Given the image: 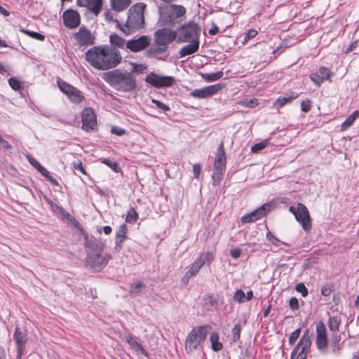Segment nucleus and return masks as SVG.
<instances>
[{"mask_svg": "<svg viewBox=\"0 0 359 359\" xmlns=\"http://www.w3.org/2000/svg\"><path fill=\"white\" fill-rule=\"evenodd\" d=\"M86 60L95 68L107 70L119 65L122 60L120 51L109 46H95L86 53Z\"/></svg>", "mask_w": 359, "mask_h": 359, "instance_id": "1", "label": "nucleus"}, {"mask_svg": "<svg viewBox=\"0 0 359 359\" xmlns=\"http://www.w3.org/2000/svg\"><path fill=\"white\" fill-rule=\"evenodd\" d=\"M85 246L88 255L86 258V265L94 271H99L104 267L111 258L109 254L102 255L105 243L95 238H85Z\"/></svg>", "mask_w": 359, "mask_h": 359, "instance_id": "2", "label": "nucleus"}, {"mask_svg": "<svg viewBox=\"0 0 359 359\" xmlns=\"http://www.w3.org/2000/svg\"><path fill=\"white\" fill-rule=\"evenodd\" d=\"M104 79L118 91L130 93L136 88V80L131 72L115 69L104 74Z\"/></svg>", "mask_w": 359, "mask_h": 359, "instance_id": "3", "label": "nucleus"}, {"mask_svg": "<svg viewBox=\"0 0 359 359\" xmlns=\"http://www.w3.org/2000/svg\"><path fill=\"white\" fill-rule=\"evenodd\" d=\"M147 5L144 3L140 2L133 5L128 11V17L125 25L120 26L117 22L121 30L126 35L132 32L142 28L144 24V11Z\"/></svg>", "mask_w": 359, "mask_h": 359, "instance_id": "4", "label": "nucleus"}, {"mask_svg": "<svg viewBox=\"0 0 359 359\" xmlns=\"http://www.w3.org/2000/svg\"><path fill=\"white\" fill-rule=\"evenodd\" d=\"M175 31L168 28L158 29L154 33V44L148 50L149 55L156 56L165 52L168 48V45L174 40H177Z\"/></svg>", "mask_w": 359, "mask_h": 359, "instance_id": "5", "label": "nucleus"}, {"mask_svg": "<svg viewBox=\"0 0 359 359\" xmlns=\"http://www.w3.org/2000/svg\"><path fill=\"white\" fill-rule=\"evenodd\" d=\"M210 328L208 325H203L191 330L185 340V350L187 353H191L202 348V344L205 341Z\"/></svg>", "mask_w": 359, "mask_h": 359, "instance_id": "6", "label": "nucleus"}, {"mask_svg": "<svg viewBox=\"0 0 359 359\" xmlns=\"http://www.w3.org/2000/svg\"><path fill=\"white\" fill-rule=\"evenodd\" d=\"M175 31L177 43H188L189 41L199 40L201 29L194 21H189Z\"/></svg>", "mask_w": 359, "mask_h": 359, "instance_id": "7", "label": "nucleus"}, {"mask_svg": "<svg viewBox=\"0 0 359 359\" xmlns=\"http://www.w3.org/2000/svg\"><path fill=\"white\" fill-rule=\"evenodd\" d=\"M289 211L293 214L296 220L301 224L305 231L308 232L311 229V218L305 205L298 203L297 207L290 206Z\"/></svg>", "mask_w": 359, "mask_h": 359, "instance_id": "8", "label": "nucleus"}, {"mask_svg": "<svg viewBox=\"0 0 359 359\" xmlns=\"http://www.w3.org/2000/svg\"><path fill=\"white\" fill-rule=\"evenodd\" d=\"M57 86L60 90L65 94L73 103L79 104L85 99L83 94L80 90L62 79L57 80Z\"/></svg>", "mask_w": 359, "mask_h": 359, "instance_id": "9", "label": "nucleus"}, {"mask_svg": "<svg viewBox=\"0 0 359 359\" xmlns=\"http://www.w3.org/2000/svg\"><path fill=\"white\" fill-rule=\"evenodd\" d=\"M145 81L156 88H161L172 86L175 82V79L172 76H159L151 72L147 76Z\"/></svg>", "mask_w": 359, "mask_h": 359, "instance_id": "10", "label": "nucleus"}, {"mask_svg": "<svg viewBox=\"0 0 359 359\" xmlns=\"http://www.w3.org/2000/svg\"><path fill=\"white\" fill-rule=\"evenodd\" d=\"M151 42V39L147 35L134 37L127 41V49L133 53H137L148 48Z\"/></svg>", "mask_w": 359, "mask_h": 359, "instance_id": "11", "label": "nucleus"}, {"mask_svg": "<svg viewBox=\"0 0 359 359\" xmlns=\"http://www.w3.org/2000/svg\"><path fill=\"white\" fill-rule=\"evenodd\" d=\"M212 255L210 252H206L202 253L199 257L190 266L189 270L186 272L184 280H188L191 276L198 273L203 265L208 261H210Z\"/></svg>", "mask_w": 359, "mask_h": 359, "instance_id": "12", "label": "nucleus"}, {"mask_svg": "<svg viewBox=\"0 0 359 359\" xmlns=\"http://www.w3.org/2000/svg\"><path fill=\"white\" fill-rule=\"evenodd\" d=\"M81 120L82 128L86 131L93 130L97 125L95 114L90 107L83 109L82 111Z\"/></svg>", "mask_w": 359, "mask_h": 359, "instance_id": "13", "label": "nucleus"}, {"mask_svg": "<svg viewBox=\"0 0 359 359\" xmlns=\"http://www.w3.org/2000/svg\"><path fill=\"white\" fill-rule=\"evenodd\" d=\"M316 344L317 348L321 352H325L327 347V337L325 325L320 322L316 325Z\"/></svg>", "mask_w": 359, "mask_h": 359, "instance_id": "14", "label": "nucleus"}, {"mask_svg": "<svg viewBox=\"0 0 359 359\" xmlns=\"http://www.w3.org/2000/svg\"><path fill=\"white\" fill-rule=\"evenodd\" d=\"M221 88L220 84H215L203 88L195 89L190 93V95L195 98H207L216 94Z\"/></svg>", "mask_w": 359, "mask_h": 359, "instance_id": "15", "label": "nucleus"}, {"mask_svg": "<svg viewBox=\"0 0 359 359\" xmlns=\"http://www.w3.org/2000/svg\"><path fill=\"white\" fill-rule=\"evenodd\" d=\"M186 8L181 5L172 4L168 8V19L165 20V22L174 24L178 20V19L184 16L186 14Z\"/></svg>", "mask_w": 359, "mask_h": 359, "instance_id": "16", "label": "nucleus"}, {"mask_svg": "<svg viewBox=\"0 0 359 359\" xmlns=\"http://www.w3.org/2000/svg\"><path fill=\"white\" fill-rule=\"evenodd\" d=\"M13 338L18 349L17 359H21L27 341V335L21 331L20 327H16Z\"/></svg>", "mask_w": 359, "mask_h": 359, "instance_id": "17", "label": "nucleus"}, {"mask_svg": "<svg viewBox=\"0 0 359 359\" xmlns=\"http://www.w3.org/2000/svg\"><path fill=\"white\" fill-rule=\"evenodd\" d=\"M62 18L64 24L67 27L73 29L77 27L79 25L80 16L76 11L73 10H67L64 12Z\"/></svg>", "mask_w": 359, "mask_h": 359, "instance_id": "18", "label": "nucleus"}, {"mask_svg": "<svg viewBox=\"0 0 359 359\" xmlns=\"http://www.w3.org/2000/svg\"><path fill=\"white\" fill-rule=\"evenodd\" d=\"M332 72L327 68L322 67L313 74H311L310 78L316 85L320 86L323 82L329 80L332 76Z\"/></svg>", "mask_w": 359, "mask_h": 359, "instance_id": "19", "label": "nucleus"}, {"mask_svg": "<svg viewBox=\"0 0 359 359\" xmlns=\"http://www.w3.org/2000/svg\"><path fill=\"white\" fill-rule=\"evenodd\" d=\"M75 39L80 45H91L94 43L95 37L90 31L85 27H81L75 34Z\"/></svg>", "mask_w": 359, "mask_h": 359, "instance_id": "20", "label": "nucleus"}, {"mask_svg": "<svg viewBox=\"0 0 359 359\" xmlns=\"http://www.w3.org/2000/svg\"><path fill=\"white\" fill-rule=\"evenodd\" d=\"M189 44L183 46L179 50L180 57H184L187 55L196 53L199 48L200 40L189 41Z\"/></svg>", "mask_w": 359, "mask_h": 359, "instance_id": "21", "label": "nucleus"}, {"mask_svg": "<svg viewBox=\"0 0 359 359\" xmlns=\"http://www.w3.org/2000/svg\"><path fill=\"white\" fill-rule=\"evenodd\" d=\"M78 4L86 7L95 15H97L102 7V0H77Z\"/></svg>", "mask_w": 359, "mask_h": 359, "instance_id": "22", "label": "nucleus"}, {"mask_svg": "<svg viewBox=\"0 0 359 359\" xmlns=\"http://www.w3.org/2000/svg\"><path fill=\"white\" fill-rule=\"evenodd\" d=\"M226 167V163L214 162V170L212 174L213 185L219 184L221 177L223 175Z\"/></svg>", "mask_w": 359, "mask_h": 359, "instance_id": "23", "label": "nucleus"}, {"mask_svg": "<svg viewBox=\"0 0 359 359\" xmlns=\"http://www.w3.org/2000/svg\"><path fill=\"white\" fill-rule=\"evenodd\" d=\"M127 232V226L125 224L121 225L116 233V249L120 250L121 248V244L126 238Z\"/></svg>", "mask_w": 359, "mask_h": 359, "instance_id": "24", "label": "nucleus"}, {"mask_svg": "<svg viewBox=\"0 0 359 359\" xmlns=\"http://www.w3.org/2000/svg\"><path fill=\"white\" fill-rule=\"evenodd\" d=\"M131 4V0H110V6L113 11L121 12Z\"/></svg>", "mask_w": 359, "mask_h": 359, "instance_id": "25", "label": "nucleus"}, {"mask_svg": "<svg viewBox=\"0 0 359 359\" xmlns=\"http://www.w3.org/2000/svg\"><path fill=\"white\" fill-rule=\"evenodd\" d=\"M109 41L112 48H126L127 49V41L123 39L122 37L114 34H111L109 37Z\"/></svg>", "mask_w": 359, "mask_h": 359, "instance_id": "26", "label": "nucleus"}, {"mask_svg": "<svg viewBox=\"0 0 359 359\" xmlns=\"http://www.w3.org/2000/svg\"><path fill=\"white\" fill-rule=\"evenodd\" d=\"M301 350L309 353L310 347L311 346V339L309 335V330H306L301 339L298 342Z\"/></svg>", "mask_w": 359, "mask_h": 359, "instance_id": "27", "label": "nucleus"}, {"mask_svg": "<svg viewBox=\"0 0 359 359\" xmlns=\"http://www.w3.org/2000/svg\"><path fill=\"white\" fill-rule=\"evenodd\" d=\"M298 97V94L292 93L289 96L278 97L273 104L277 109L283 107L285 104L291 102L293 100Z\"/></svg>", "mask_w": 359, "mask_h": 359, "instance_id": "28", "label": "nucleus"}, {"mask_svg": "<svg viewBox=\"0 0 359 359\" xmlns=\"http://www.w3.org/2000/svg\"><path fill=\"white\" fill-rule=\"evenodd\" d=\"M126 341L133 349L140 351L142 354H143L145 356L148 355L147 351L133 337H126Z\"/></svg>", "mask_w": 359, "mask_h": 359, "instance_id": "29", "label": "nucleus"}, {"mask_svg": "<svg viewBox=\"0 0 359 359\" xmlns=\"http://www.w3.org/2000/svg\"><path fill=\"white\" fill-rule=\"evenodd\" d=\"M271 205L269 203H265L252 212L255 215V218L258 220L259 219L265 216L268 212L271 211Z\"/></svg>", "mask_w": 359, "mask_h": 359, "instance_id": "30", "label": "nucleus"}, {"mask_svg": "<svg viewBox=\"0 0 359 359\" xmlns=\"http://www.w3.org/2000/svg\"><path fill=\"white\" fill-rule=\"evenodd\" d=\"M219 337L218 333L214 332L211 333L210 335V342H211V346L214 351H221L223 348L222 344L219 341Z\"/></svg>", "mask_w": 359, "mask_h": 359, "instance_id": "31", "label": "nucleus"}, {"mask_svg": "<svg viewBox=\"0 0 359 359\" xmlns=\"http://www.w3.org/2000/svg\"><path fill=\"white\" fill-rule=\"evenodd\" d=\"M358 116L359 111L357 110L354 111L351 115H349L346 118L345 121L342 123L341 130H346L347 128H348Z\"/></svg>", "mask_w": 359, "mask_h": 359, "instance_id": "32", "label": "nucleus"}, {"mask_svg": "<svg viewBox=\"0 0 359 359\" xmlns=\"http://www.w3.org/2000/svg\"><path fill=\"white\" fill-rule=\"evenodd\" d=\"M226 153L224 148L223 143H221L217 149V152L216 154L215 162L224 163H226Z\"/></svg>", "mask_w": 359, "mask_h": 359, "instance_id": "33", "label": "nucleus"}, {"mask_svg": "<svg viewBox=\"0 0 359 359\" xmlns=\"http://www.w3.org/2000/svg\"><path fill=\"white\" fill-rule=\"evenodd\" d=\"M144 285L142 282L137 281L131 284L130 287V292L133 294H138L142 292Z\"/></svg>", "mask_w": 359, "mask_h": 359, "instance_id": "34", "label": "nucleus"}, {"mask_svg": "<svg viewBox=\"0 0 359 359\" xmlns=\"http://www.w3.org/2000/svg\"><path fill=\"white\" fill-rule=\"evenodd\" d=\"M238 104L249 108H254L259 104L258 100L256 98L250 99V100H243L238 102Z\"/></svg>", "mask_w": 359, "mask_h": 359, "instance_id": "35", "label": "nucleus"}, {"mask_svg": "<svg viewBox=\"0 0 359 359\" xmlns=\"http://www.w3.org/2000/svg\"><path fill=\"white\" fill-rule=\"evenodd\" d=\"M223 75H224L223 72H218L212 73V74H203L202 76L206 81H217V80L219 79L220 78H222L223 76Z\"/></svg>", "mask_w": 359, "mask_h": 359, "instance_id": "36", "label": "nucleus"}, {"mask_svg": "<svg viewBox=\"0 0 359 359\" xmlns=\"http://www.w3.org/2000/svg\"><path fill=\"white\" fill-rule=\"evenodd\" d=\"M20 32L39 41H43L45 39V36L43 35L36 32H32L25 29H21Z\"/></svg>", "mask_w": 359, "mask_h": 359, "instance_id": "37", "label": "nucleus"}, {"mask_svg": "<svg viewBox=\"0 0 359 359\" xmlns=\"http://www.w3.org/2000/svg\"><path fill=\"white\" fill-rule=\"evenodd\" d=\"M233 300L239 304L245 302V292L241 289L237 290L234 293Z\"/></svg>", "mask_w": 359, "mask_h": 359, "instance_id": "38", "label": "nucleus"}, {"mask_svg": "<svg viewBox=\"0 0 359 359\" xmlns=\"http://www.w3.org/2000/svg\"><path fill=\"white\" fill-rule=\"evenodd\" d=\"M138 218L137 212L133 209L131 208L127 214L126 221L128 223H134L137 221Z\"/></svg>", "mask_w": 359, "mask_h": 359, "instance_id": "39", "label": "nucleus"}, {"mask_svg": "<svg viewBox=\"0 0 359 359\" xmlns=\"http://www.w3.org/2000/svg\"><path fill=\"white\" fill-rule=\"evenodd\" d=\"M102 163L108 165L116 172H118L121 170L120 167L118 166V163L116 161H111L109 159L104 158L102 161Z\"/></svg>", "mask_w": 359, "mask_h": 359, "instance_id": "40", "label": "nucleus"}, {"mask_svg": "<svg viewBox=\"0 0 359 359\" xmlns=\"http://www.w3.org/2000/svg\"><path fill=\"white\" fill-rule=\"evenodd\" d=\"M268 144L269 142L267 140L257 143L251 147V151L253 153H257L259 151L264 149L268 145Z\"/></svg>", "mask_w": 359, "mask_h": 359, "instance_id": "41", "label": "nucleus"}, {"mask_svg": "<svg viewBox=\"0 0 359 359\" xmlns=\"http://www.w3.org/2000/svg\"><path fill=\"white\" fill-rule=\"evenodd\" d=\"M241 331V325L239 324H236L232 330V339L234 342L237 341L240 339Z\"/></svg>", "mask_w": 359, "mask_h": 359, "instance_id": "42", "label": "nucleus"}, {"mask_svg": "<svg viewBox=\"0 0 359 359\" xmlns=\"http://www.w3.org/2000/svg\"><path fill=\"white\" fill-rule=\"evenodd\" d=\"M57 209L58 210L60 214L62 217L68 219L71 222H76L74 217L70 215L67 212H66L62 208L56 205Z\"/></svg>", "mask_w": 359, "mask_h": 359, "instance_id": "43", "label": "nucleus"}, {"mask_svg": "<svg viewBox=\"0 0 359 359\" xmlns=\"http://www.w3.org/2000/svg\"><path fill=\"white\" fill-rule=\"evenodd\" d=\"M339 325V321L336 318H330L328 322V326L332 331L338 330Z\"/></svg>", "mask_w": 359, "mask_h": 359, "instance_id": "44", "label": "nucleus"}, {"mask_svg": "<svg viewBox=\"0 0 359 359\" xmlns=\"http://www.w3.org/2000/svg\"><path fill=\"white\" fill-rule=\"evenodd\" d=\"M9 86L15 90H18L21 88L20 81L15 78H10L8 79Z\"/></svg>", "mask_w": 359, "mask_h": 359, "instance_id": "45", "label": "nucleus"}, {"mask_svg": "<svg viewBox=\"0 0 359 359\" xmlns=\"http://www.w3.org/2000/svg\"><path fill=\"white\" fill-rule=\"evenodd\" d=\"M300 333H301L300 328H298V329L295 330L294 332H292L290 334V337H289V344H293L296 341V340L298 339V337H299Z\"/></svg>", "mask_w": 359, "mask_h": 359, "instance_id": "46", "label": "nucleus"}, {"mask_svg": "<svg viewBox=\"0 0 359 359\" xmlns=\"http://www.w3.org/2000/svg\"><path fill=\"white\" fill-rule=\"evenodd\" d=\"M257 220V219L255 218V217L252 212L246 214L241 217V222H242V223H244V224L255 222Z\"/></svg>", "mask_w": 359, "mask_h": 359, "instance_id": "47", "label": "nucleus"}, {"mask_svg": "<svg viewBox=\"0 0 359 359\" xmlns=\"http://www.w3.org/2000/svg\"><path fill=\"white\" fill-rule=\"evenodd\" d=\"M151 102H152V103L155 104L158 109H162L164 111H167L170 109V108L168 105L165 104L164 103H163L162 102H161L159 100H157L156 99H152Z\"/></svg>", "mask_w": 359, "mask_h": 359, "instance_id": "48", "label": "nucleus"}, {"mask_svg": "<svg viewBox=\"0 0 359 359\" xmlns=\"http://www.w3.org/2000/svg\"><path fill=\"white\" fill-rule=\"evenodd\" d=\"M311 109V104L309 100H303L301 102V109L304 112H308Z\"/></svg>", "mask_w": 359, "mask_h": 359, "instance_id": "49", "label": "nucleus"}, {"mask_svg": "<svg viewBox=\"0 0 359 359\" xmlns=\"http://www.w3.org/2000/svg\"><path fill=\"white\" fill-rule=\"evenodd\" d=\"M104 19H105L106 22H107L109 23L117 22V21L114 18V13L110 11H107L104 12Z\"/></svg>", "mask_w": 359, "mask_h": 359, "instance_id": "50", "label": "nucleus"}, {"mask_svg": "<svg viewBox=\"0 0 359 359\" xmlns=\"http://www.w3.org/2000/svg\"><path fill=\"white\" fill-rule=\"evenodd\" d=\"M111 132L116 135L122 136L126 133V130L118 126H112Z\"/></svg>", "mask_w": 359, "mask_h": 359, "instance_id": "51", "label": "nucleus"}, {"mask_svg": "<svg viewBox=\"0 0 359 359\" xmlns=\"http://www.w3.org/2000/svg\"><path fill=\"white\" fill-rule=\"evenodd\" d=\"M258 34V32L255 29H250L244 37V41L247 42L251 39L255 38Z\"/></svg>", "mask_w": 359, "mask_h": 359, "instance_id": "52", "label": "nucleus"}, {"mask_svg": "<svg viewBox=\"0 0 359 359\" xmlns=\"http://www.w3.org/2000/svg\"><path fill=\"white\" fill-rule=\"evenodd\" d=\"M26 157L30 164L37 170L42 166L35 158H32L30 155H27Z\"/></svg>", "mask_w": 359, "mask_h": 359, "instance_id": "53", "label": "nucleus"}, {"mask_svg": "<svg viewBox=\"0 0 359 359\" xmlns=\"http://www.w3.org/2000/svg\"><path fill=\"white\" fill-rule=\"evenodd\" d=\"M73 166L75 170H79L81 173L86 175V172L83 165V163L81 161H74L73 163Z\"/></svg>", "mask_w": 359, "mask_h": 359, "instance_id": "54", "label": "nucleus"}, {"mask_svg": "<svg viewBox=\"0 0 359 359\" xmlns=\"http://www.w3.org/2000/svg\"><path fill=\"white\" fill-rule=\"evenodd\" d=\"M297 292H300L303 297H306L308 294V290L303 283H299L296 286Z\"/></svg>", "mask_w": 359, "mask_h": 359, "instance_id": "55", "label": "nucleus"}, {"mask_svg": "<svg viewBox=\"0 0 359 359\" xmlns=\"http://www.w3.org/2000/svg\"><path fill=\"white\" fill-rule=\"evenodd\" d=\"M0 147L4 149V150H8L12 149V146L11 144L4 140L1 136H0Z\"/></svg>", "mask_w": 359, "mask_h": 359, "instance_id": "56", "label": "nucleus"}, {"mask_svg": "<svg viewBox=\"0 0 359 359\" xmlns=\"http://www.w3.org/2000/svg\"><path fill=\"white\" fill-rule=\"evenodd\" d=\"M290 307L292 310H297L299 308V302L296 297H292L289 302Z\"/></svg>", "mask_w": 359, "mask_h": 359, "instance_id": "57", "label": "nucleus"}, {"mask_svg": "<svg viewBox=\"0 0 359 359\" xmlns=\"http://www.w3.org/2000/svg\"><path fill=\"white\" fill-rule=\"evenodd\" d=\"M266 238L271 241L273 245H277V243L279 242V240L274 236L271 232H268L266 233Z\"/></svg>", "mask_w": 359, "mask_h": 359, "instance_id": "58", "label": "nucleus"}, {"mask_svg": "<svg viewBox=\"0 0 359 359\" xmlns=\"http://www.w3.org/2000/svg\"><path fill=\"white\" fill-rule=\"evenodd\" d=\"M241 251L239 248H233L230 250V255L232 257L237 259L241 256Z\"/></svg>", "mask_w": 359, "mask_h": 359, "instance_id": "59", "label": "nucleus"}, {"mask_svg": "<svg viewBox=\"0 0 359 359\" xmlns=\"http://www.w3.org/2000/svg\"><path fill=\"white\" fill-rule=\"evenodd\" d=\"M332 342L334 344V351L338 350L339 348V337L337 335H333L332 338Z\"/></svg>", "mask_w": 359, "mask_h": 359, "instance_id": "60", "label": "nucleus"}, {"mask_svg": "<svg viewBox=\"0 0 359 359\" xmlns=\"http://www.w3.org/2000/svg\"><path fill=\"white\" fill-rule=\"evenodd\" d=\"M201 167L200 164H194L193 166V172L195 177H198L201 173Z\"/></svg>", "mask_w": 359, "mask_h": 359, "instance_id": "61", "label": "nucleus"}, {"mask_svg": "<svg viewBox=\"0 0 359 359\" xmlns=\"http://www.w3.org/2000/svg\"><path fill=\"white\" fill-rule=\"evenodd\" d=\"M38 171L46 178H48L50 175L49 172L43 166H41Z\"/></svg>", "mask_w": 359, "mask_h": 359, "instance_id": "62", "label": "nucleus"}, {"mask_svg": "<svg viewBox=\"0 0 359 359\" xmlns=\"http://www.w3.org/2000/svg\"><path fill=\"white\" fill-rule=\"evenodd\" d=\"M307 355L308 352L300 350V351L297 353L296 359H306Z\"/></svg>", "mask_w": 359, "mask_h": 359, "instance_id": "63", "label": "nucleus"}, {"mask_svg": "<svg viewBox=\"0 0 359 359\" xmlns=\"http://www.w3.org/2000/svg\"><path fill=\"white\" fill-rule=\"evenodd\" d=\"M219 32V28L216 25H213L212 27L209 30L210 35H215Z\"/></svg>", "mask_w": 359, "mask_h": 359, "instance_id": "64", "label": "nucleus"}]
</instances>
